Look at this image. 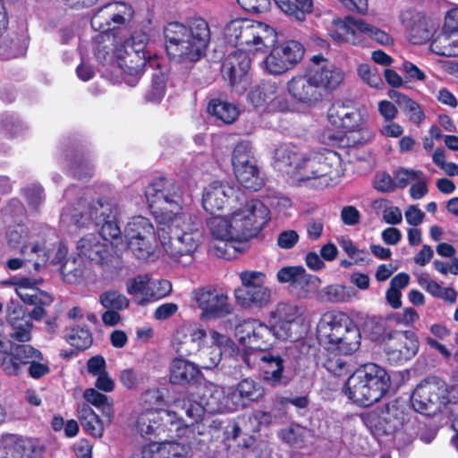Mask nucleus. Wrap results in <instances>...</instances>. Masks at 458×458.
Returning <instances> with one entry per match:
<instances>
[{
    "instance_id": "obj_1",
    "label": "nucleus",
    "mask_w": 458,
    "mask_h": 458,
    "mask_svg": "<svg viewBox=\"0 0 458 458\" xmlns=\"http://www.w3.org/2000/svg\"><path fill=\"white\" fill-rule=\"evenodd\" d=\"M145 197L165 252L175 261L191 258L202 242L203 232L198 216L186 208L182 187L159 178L146 187Z\"/></svg>"
},
{
    "instance_id": "obj_2",
    "label": "nucleus",
    "mask_w": 458,
    "mask_h": 458,
    "mask_svg": "<svg viewBox=\"0 0 458 458\" xmlns=\"http://www.w3.org/2000/svg\"><path fill=\"white\" fill-rule=\"evenodd\" d=\"M269 215V209L265 204L259 199H250L229 216L210 217L208 227L213 238L239 251L240 243L258 236L268 223Z\"/></svg>"
},
{
    "instance_id": "obj_3",
    "label": "nucleus",
    "mask_w": 458,
    "mask_h": 458,
    "mask_svg": "<svg viewBox=\"0 0 458 458\" xmlns=\"http://www.w3.org/2000/svg\"><path fill=\"white\" fill-rule=\"evenodd\" d=\"M165 49L168 55L177 62H196L203 55L210 41V30L202 18H196L186 26L170 22L165 30Z\"/></svg>"
},
{
    "instance_id": "obj_4",
    "label": "nucleus",
    "mask_w": 458,
    "mask_h": 458,
    "mask_svg": "<svg viewBox=\"0 0 458 458\" xmlns=\"http://www.w3.org/2000/svg\"><path fill=\"white\" fill-rule=\"evenodd\" d=\"M132 7L124 2L108 3L95 12L90 24L94 30L99 31L95 38V55L98 61L112 60L107 48L118 46L122 38L119 34L133 17Z\"/></svg>"
},
{
    "instance_id": "obj_5",
    "label": "nucleus",
    "mask_w": 458,
    "mask_h": 458,
    "mask_svg": "<svg viewBox=\"0 0 458 458\" xmlns=\"http://www.w3.org/2000/svg\"><path fill=\"white\" fill-rule=\"evenodd\" d=\"M344 165L338 153L330 149L301 155L295 165V177L324 189L336 185L344 174Z\"/></svg>"
},
{
    "instance_id": "obj_6",
    "label": "nucleus",
    "mask_w": 458,
    "mask_h": 458,
    "mask_svg": "<svg viewBox=\"0 0 458 458\" xmlns=\"http://www.w3.org/2000/svg\"><path fill=\"white\" fill-rule=\"evenodd\" d=\"M317 337L327 349L348 355L360 345V332L353 320L341 311L322 315L317 326Z\"/></svg>"
},
{
    "instance_id": "obj_7",
    "label": "nucleus",
    "mask_w": 458,
    "mask_h": 458,
    "mask_svg": "<svg viewBox=\"0 0 458 458\" xmlns=\"http://www.w3.org/2000/svg\"><path fill=\"white\" fill-rule=\"evenodd\" d=\"M390 386V376L386 370L375 363H369L349 377L344 394L353 403L369 406L378 402L388 392Z\"/></svg>"
},
{
    "instance_id": "obj_8",
    "label": "nucleus",
    "mask_w": 458,
    "mask_h": 458,
    "mask_svg": "<svg viewBox=\"0 0 458 458\" xmlns=\"http://www.w3.org/2000/svg\"><path fill=\"white\" fill-rule=\"evenodd\" d=\"M181 407L166 410H146L137 420V429L140 435L150 440L161 442L165 437H189L190 425L184 421Z\"/></svg>"
},
{
    "instance_id": "obj_9",
    "label": "nucleus",
    "mask_w": 458,
    "mask_h": 458,
    "mask_svg": "<svg viewBox=\"0 0 458 458\" xmlns=\"http://www.w3.org/2000/svg\"><path fill=\"white\" fill-rule=\"evenodd\" d=\"M145 47L146 45L142 39L137 40L136 37H131L125 41H119L118 46L107 48L109 55H113L112 60L99 62L117 64L123 74L125 83L135 86L143 72V69L146 66L153 67L156 64V60L147 55Z\"/></svg>"
},
{
    "instance_id": "obj_10",
    "label": "nucleus",
    "mask_w": 458,
    "mask_h": 458,
    "mask_svg": "<svg viewBox=\"0 0 458 458\" xmlns=\"http://www.w3.org/2000/svg\"><path fill=\"white\" fill-rule=\"evenodd\" d=\"M454 398V390L448 391L445 383L437 377H428L420 382L411 395L414 410L426 415H433L446 407L451 414L458 411V402Z\"/></svg>"
},
{
    "instance_id": "obj_11",
    "label": "nucleus",
    "mask_w": 458,
    "mask_h": 458,
    "mask_svg": "<svg viewBox=\"0 0 458 458\" xmlns=\"http://www.w3.org/2000/svg\"><path fill=\"white\" fill-rule=\"evenodd\" d=\"M406 414L397 403H390L380 410L373 411L363 417L366 427L376 437L394 436L395 444L401 442L408 445L412 442V436L402 429L405 426Z\"/></svg>"
},
{
    "instance_id": "obj_12",
    "label": "nucleus",
    "mask_w": 458,
    "mask_h": 458,
    "mask_svg": "<svg viewBox=\"0 0 458 458\" xmlns=\"http://www.w3.org/2000/svg\"><path fill=\"white\" fill-rule=\"evenodd\" d=\"M0 366L10 376H17L27 366L28 374L39 379L50 372L49 361L43 353L30 344L12 345L9 353L0 358Z\"/></svg>"
},
{
    "instance_id": "obj_13",
    "label": "nucleus",
    "mask_w": 458,
    "mask_h": 458,
    "mask_svg": "<svg viewBox=\"0 0 458 458\" xmlns=\"http://www.w3.org/2000/svg\"><path fill=\"white\" fill-rule=\"evenodd\" d=\"M327 32L337 43L360 45L363 43V35L382 45L393 43V38L386 31L352 16L334 19L327 27Z\"/></svg>"
},
{
    "instance_id": "obj_14",
    "label": "nucleus",
    "mask_w": 458,
    "mask_h": 458,
    "mask_svg": "<svg viewBox=\"0 0 458 458\" xmlns=\"http://www.w3.org/2000/svg\"><path fill=\"white\" fill-rule=\"evenodd\" d=\"M225 37L230 44L246 50H261L266 40L275 36L268 25L246 18H234L225 27Z\"/></svg>"
},
{
    "instance_id": "obj_15",
    "label": "nucleus",
    "mask_w": 458,
    "mask_h": 458,
    "mask_svg": "<svg viewBox=\"0 0 458 458\" xmlns=\"http://www.w3.org/2000/svg\"><path fill=\"white\" fill-rule=\"evenodd\" d=\"M208 396L201 397L199 402L190 398L178 400L175 407H181L182 411L193 422L198 421L207 411L210 413L232 412L237 411L236 403L233 398V391H225L223 387L208 389Z\"/></svg>"
},
{
    "instance_id": "obj_16",
    "label": "nucleus",
    "mask_w": 458,
    "mask_h": 458,
    "mask_svg": "<svg viewBox=\"0 0 458 458\" xmlns=\"http://www.w3.org/2000/svg\"><path fill=\"white\" fill-rule=\"evenodd\" d=\"M156 236L155 227L148 218L132 216L124 227L123 250L129 249L136 258L146 259L154 252Z\"/></svg>"
},
{
    "instance_id": "obj_17",
    "label": "nucleus",
    "mask_w": 458,
    "mask_h": 458,
    "mask_svg": "<svg viewBox=\"0 0 458 458\" xmlns=\"http://www.w3.org/2000/svg\"><path fill=\"white\" fill-rule=\"evenodd\" d=\"M304 55V47L295 40L275 46L260 63L265 73L281 75L292 70Z\"/></svg>"
},
{
    "instance_id": "obj_18",
    "label": "nucleus",
    "mask_w": 458,
    "mask_h": 458,
    "mask_svg": "<svg viewBox=\"0 0 458 458\" xmlns=\"http://www.w3.org/2000/svg\"><path fill=\"white\" fill-rule=\"evenodd\" d=\"M235 337L244 348L262 352H267L277 338L273 327L256 318H249L237 325Z\"/></svg>"
},
{
    "instance_id": "obj_19",
    "label": "nucleus",
    "mask_w": 458,
    "mask_h": 458,
    "mask_svg": "<svg viewBox=\"0 0 458 458\" xmlns=\"http://www.w3.org/2000/svg\"><path fill=\"white\" fill-rule=\"evenodd\" d=\"M304 308L293 303L281 302L271 312L273 328L277 339H297L304 321Z\"/></svg>"
},
{
    "instance_id": "obj_20",
    "label": "nucleus",
    "mask_w": 458,
    "mask_h": 458,
    "mask_svg": "<svg viewBox=\"0 0 458 458\" xmlns=\"http://www.w3.org/2000/svg\"><path fill=\"white\" fill-rule=\"evenodd\" d=\"M401 21L410 41L422 44L432 38L440 26L441 19L434 13L428 14L420 10L409 9L402 13Z\"/></svg>"
},
{
    "instance_id": "obj_21",
    "label": "nucleus",
    "mask_w": 458,
    "mask_h": 458,
    "mask_svg": "<svg viewBox=\"0 0 458 458\" xmlns=\"http://www.w3.org/2000/svg\"><path fill=\"white\" fill-rule=\"evenodd\" d=\"M192 298L201 310L202 320L222 318L231 313L228 296L221 288L209 285L195 289Z\"/></svg>"
},
{
    "instance_id": "obj_22",
    "label": "nucleus",
    "mask_w": 458,
    "mask_h": 458,
    "mask_svg": "<svg viewBox=\"0 0 458 458\" xmlns=\"http://www.w3.org/2000/svg\"><path fill=\"white\" fill-rule=\"evenodd\" d=\"M6 239L10 246L13 248L28 249L35 242L41 246L49 248L52 242L56 239L54 228L47 225H39L29 229L26 225L17 224L10 225L6 232Z\"/></svg>"
},
{
    "instance_id": "obj_23",
    "label": "nucleus",
    "mask_w": 458,
    "mask_h": 458,
    "mask_svg": "<svg viewBox=\"0 0 458 458\" xmlns=\"http://www.w3.org/2000/svg\"><path fill=\"white\" fill-rule=\"evenodd\" d=\"M105 200L89 202L84 199L64 208L61 224L67 228H83L95 225Z\"/></svg>"
},
{
    "instance_id": "obj_24",
    "label": "nucleus",
    "mask_w": 458,
    "mask_h": 458,
    "mask_svg": "<svg viewBox=\"0 0 458 458\" xmlns=\"http://www.w3.org/2000/svg\"><path fill=\"white\" fill-rule=\"evenodd\" d=\"M419 341L411 331L390 333L385 342V352L392 364H403L417 353Z\"/></svg>"
},
{
    "instance_id": "obj_25",
    "label": "nucleus",
    "mask_w": 458,
    "mask_h": 458,
    "mask_svg": "<svg viewBox=\"0 0 458 458\" xmlns=\"http://www.w3.org/2000/svg\"><path fill=\"white\" fill-rule=\"evenodd\" d=\"M120 212L118 208L109 200H105L98 216L95 225H101L100 236L103 242H109L117 250H123L124 242L122 231L118 225Z\"/></svg>"
},
{
    "instance_id": "obj_26",
    "label": "nucleus",
    "mask_w": 458,
    "mask_h": 458,
    "mask_svg": "<svg viewBox=\"0 0 458 458\" xmlns=\"http://www.w3.org/2000/svg\"><path fill=\"white\" fill-rule=\"evenodd\" d=\"M241 191L228 182L215 181L204 188L202 193L203 208L213 213L223 209L231 200H241Z\"/></svg>"
},
{
    "instance_id": "obj_27",
    "label": "nucleus",
    "mask_w": 458,
    "mask_h": 458,
    "mask_svg": "<svg viewBox=\"0 0 458 458\" xmlns=\"http://www.w3.org/2000/svg\"><path fill=\"white\" fill-rule=\"evenodd\" d=\"M315 64L310 69L315 83L320 92L335 90L344 80V72L335 64L328 62L323 55H318L311 58Z\"/></svg>"
},
{
    "instance_id": "obj_28",
    "label": "nucleus",
    "mask_w": 458,
    "mask_h": 458,
    "mask_svg": "<svg viewBox=\"0 0 458 458\" xmlns=\"http://www.w3.org/2000/svg\"><path fill=\"white\" fill-rule=\"evenodd\" d=\"M206 336L204 329L197 326L183 325L176 330L173 344L181 355H192L200 351Z\"/></svg>"
},
{
    "instance_id": "obj_29",
    "label": "nucleus",
    "mask_w": 458,
    "mask_h": 458,
    "mask_svg": "<svg viewBox=\"0 0 458 458\" xmlns=\"http://www.w3.org/2000/svg\"><path fill=\"white\" fill-rule=\"evenodd\" d=\"M287 91L293 99L304 104H314L323 98V92L318 89L310 70L288 81Z\"/></svg>"
},
{
    "instance_id": "obj_30",
    "label": "nucleus",
    "mask_w": 458,
    "mask_h": 458,
    "mask_svg": "<svg viewBox=\"0 0 458 458\" xmlns=\"http://www.w3.org/2000/svg\"><path fill=\"white\" fill-rule=\"evenodd\" d=\"M32 245L28 249L20 250V258H13L6 261V267L11 270H18L20 268H27L29 272L31 271L30 266L32 267L34 271H39L46 266L50 259L49 248L41 246L33 242Z\"/></svg>"
},
{
    "instance_id": "obj_31",
    "label": "nucleus",
    "mask_w": 458,
    "mask_h": 458,
    "mask_svg": "<svg viewBox=\"0 0 458 458\" xmlns=\"http://www.w3.org/2000/svg\"><path fill=\"white\" fill-rule=\"evenodd\" d=\"M44 449L31 439L10 436L0 445V458H43Z\"/></svg>"
},
{
    "instance_id": "obj_32",
    "label": "nucleus",
    "mask_w": 458,
    "mask_h": 458,
    "mask_svg": "<svg viewBox=\"0 0 458 458\" xmlns=\"http://www.w3.org/2000/svg\"><path fill=\"white\" fill-rule=\"evenodd\" d=\"M259 371L265 382L272 386L285 385L284 360L277 352H265L259 355Z\"/></svg>"
},
{
    "instance_id": "obj_33",
    "label": "nucleus",
    "mask_w": 458,
    "mask_h": 458,
    "mask_svg": "<svg viewBox=\"0 0 458 458\" xmlns=\"http://www.w3.org/2000/svg\"><path fill=\"white\" fill-rule=\"evenodd\" d=\"M79 257L89 259L97 265L104 266L109 262L108 245L100 240V236L89 233L77 242Z\"/></svg>"
},
{
    "instance_id": "obj_34",
    "label": "nucleus",
    "mask_w": 458,
    "mask_h": 458,
    "mask_svg": "<svg viewBox=\"0 0 458 458\" xmlns=\"http://www.w3.org/2000/svg\"><path fill=\"white\" fill-rule=\"evenodd\" d=\"M250 68V59L244 50H237L227 55L222 65V74L231 86L241 82Z\"/></svg>"
},
{
    "instance_id": "obj_35",
    "label": "nucleus",
    "mask_w": 458,
    "mask_h": 458,
    "mask_svg": "<svg viewBox=\"0 0 458 458\" xmlns=\"http://www.w3.org/2000/svg\"><path fill=\"white\" fill-rule=\"evenodd\" d=\"M15 293L24 303L35 306L30 311V321L33 319L36 321L42 320L47 316L45 308L50 306L54 301L53 297L47 293L27 288L23 285L18 286Z\"/></svg>"
},
{
    "instance_id": "obj_36",
    "label": "nucleus",
    "mask_w": 458,
    "mask_h": 458,
    "mask_svg": "<svg viewBox=\"0 0 458 458\" xmlns=\"http://www.w3.org/2000/svg\"><path fill=\"white\" fill-rule=\"evenodd\" d=\"M232 391L237 409L247 407L250 403L259 400L264 394L263 387L250 378L242 380Z\"/></svg>"
},
{
    "instance_id": "obj_37",
    "label": "nucleus",
    "mask_w": 458,
    "mask_h": 458,
    "mask_svg": "<svg viewBox=\"0 0 458 458\" xmlns=\"http://www.w3.org/2000/svg\"><path fill=\"white\" fill-rule=\"evenodd\" d=\"M200 375L199 367L184 359H174L170 365V381L175 385L193 382Z\"/></svg>"
},
{
    "instance_id": "obj_38",
    "label": "nucleus",
    "mask_w": 458,
    "mask_h": 458,
    "mask_svg": "<svg viewBox=\"0 0 458 458\" xmlns=\"http://www.w3.org/2000/svg\"><path fill=\"white\" fill-rule=\"evenodd\" d=\"M237 302L248 309H263L272 301V291L267 286L245 292H234Z\"/></svg>"
},
{
    "instance_id": "obj_39",
    "label": "nucleus",
    "mask_w": 458,
    "mask_h": 458,
    "mask_svg": "<svg viewBox=\"0 0 458 458\" xmlns=\"http://www.w3.org/2000/svg\"><path fill=\"white\" fill-rule=\"evenodd\" d=\"M191 429L192 432L188 434L189 437H185L186 442L176 441V438L182 439V437H165L161 442L153 443L152 449L157 452L159 458H186L191 444V435L194 432V428H191Z\"/></svg>"
},
{
    "instance_id": "obj_40",
    "label": "nucleus",
    "mask_w": 458,
    "mask_h": 458,
    "mask_svg": "<svg viewBox=\"0 0 458 458\" xmlns=\"http://www.w3.org/2000/svg\"><path fill=\"white\" fill-rule=\"evenodd\" d=\"M388 96L399 106L411 123L420 124L425 120V114L421 106L405 94L392 89L389 90Z\"/></svg>"
},
{
    "instance_id": "obj_41",
    "label": "nucleus",
    "mask_w": 458,
    "mask_h": 458,
    "mask_svg": "<svg viewBox=\"0 0 458 458\" xmlns=\"http://www.w3.org/2000/svg\"><path fill=\"white\" fill-rule=\"evenodd\" d=\"M78 419L82 428L88 434L94 437H101L103 436V421L88 403H82L79 406Z\"/></svg>"
},
{
    "instance_id": "obj_42",
    "label": "nucleus",
    "mask_w": 458,
    "mask_h": 458,
    "mask_svg": "<svg viewBox=\"0 0 458 458\" xmlns=\"http://www.w3.org/2000/svg\"><path fill=\"white\" fill-rule=\"evenodd\" d=\"M429 49L442 56H458V32H441L432 40Z\"/></svg>"
},
{
    "instance_id": "obj_43",
    "label": "nucleus",
    "mask_w": 458,
    "mask_h": 458,
    "mask_svg": "<svg viewBox=\"0 0 458 458\" xmlns=\"http://www.w3.org/2000/svg\"><path fill=\"white\" fill-rule=\"evenodd\" d=\"M277 7L288 16L303 21L313 12V0H275Z\"/></svg>"
},
{
    "instance_id": "obj_44",
    "label": "nucleus",
    "mask_w": 458,
    "mask_h": 458,
    "mask_svg": "<svg viewBox=\"0 0 458 458\" xmlns=\"http://www.w3.org/2000/svg\"><path fill=\"white\" fill-rule=\"evenodd\" d=\"M277 93L275 82L264 81L253 87L248 94L249 101L256 107L271 103Z\"/></svg>"
},
{
    "instance_id": "obj_45",
    "label": "nucleus",
    "mask_w": 458,
    "mask_h": 458,
    "mask_svg": "<svg viewBox=\"0 0 458 458\" xmlns=\"http://www.w3.org/2000/svg\"><path fill=\"white\" fill-rule=\"evenodd\" d=\"M208 111L225 123H232L239 114L236 106L220 99H212L208 104Z\"/></svg>"
},
{
    "instance_id": "obj_46",
    "label": "nucleus",
    "mask_w": 458,
    "mask_h": 458,
    "mask_svg": "<svg viewBox=\"0 0 458 458\" xmlns=\"http://www.w3.org/2000/svg\"><path fill=\"white\" fill-rule=\"evenodd\" d=\"M301 155L297 151V148L289 144L280 145L275 150V164L278 169H286L293 166V174L295 175V165L300 160Z\"/></svg>"
},
{
    "instance_id": "obj_47",
    "label": "nucleus",
    "mask_w": 458,
    "mask_h": 458,
    "mask_svg": "<svg viewBox=\"0 0 458 458\" xmlns=\"http://www.w3.org/2000/svg\"><path fill=\"white\" fill-rule=\"evenodd\" d=\"M239 182L246 189L258 191L263 184L259 176V168L256 165H244L243 167L233 168Z\"/></svg>"
},
{
    "instance_id": "obj_48",
    "label": "nucleus",
    "mask_w": 458,
    "mask_h": 458,
    "mask_svg": "<svg viewBox=\"0 0 458 458\" xmlns=\"http://www.w3.org/2000/svg\"><path fill=\"white\" fill-rule=\"evenodd\" d=\"M341 129L347 131H361L366 129L369 120L368 110L361 106H352Z\"/></svg>"
},
{
    "instance_id": "obj_49",
    "label": "nucleus",
    "mask_w": 458,
    "mask_h": 458,
    "mask_svg": "<svg viewBox=\"0 0 458 458\" xmlns=\"http://www.w3.org/2000/svg\"><path fill=\"white\" fill-rule=\"evenodd\" d=\"M420 284L435 298L441 299L450 305L456 302L457 293L452 287H444L437 282L430 279H420Z\"/></svg>"
},
{
    "instance_id": "obj_50",
    "label": "nucleus",
    "mask_w": 458,
    "mask_h": 458,
    "mask_svg": "<svg viewBox=\"0 0 458 458\" xmlns=\"http://www.w3.org/2000/svg\"><path fill=\"white\" fill-rule=\"evenodd\" d=\"M172 291V284L168 280H152L149 277V284L145 293L140 301V304H146L151 301H157L167 296Z\"/></svg>"
},
{
    "instance_id": "obj_51",
    "label": "nucleus",
    "mask_w": 458,
    "mask_h": 458,
    "mask_svg": "<svg viewBox=\"0 0 458 458\" xmlns=\"http://www.w3.org/2000/svg\"><path fill=\"white\" fill-rule=\"evenodd\" d=\"M232 162L233 168L243 167L247 165H256L257 160L251 144L248 141L239 142L233 148Z\"/></svg>"
},
{
    "instance_id": "obj_52",
    "label": "nucleus",
    "mask_w": 458,
    "mask_h": 458,
    "mask_svg": "<svg viewBox=\"0 0 458 458\" xmlns=\"http://www.w3.org/2000/svg\"><path fill=\"white\" fill-rule=\"evenodd\" d=\"M61 274L64 281L69 284H75L84 277L85 269L82 266V259H67L61 266Z\"/></svg>"
},
{
    "instance_id": "obj_53",
    "label": "nucleus",
    "mask_w": 458,
    "mask_h": 458,
    "mask_svg": "<svg viewBox=\"0 0 458 458\" xmlns=\"http://www.w3.org/2000/svg\"><path fill=\"white\" fill-rule=\"evenodd\" d=\"M5 322L8 327H13L30 318V311L21 302L10 300L5 306Z\"/></svg>"
},
{
    "instance_id": "obj_54",
    "label": "nucleus",
    "mask_w": 458,
    "mask_h": 458,
    "mask_svg": "<svg viewBox=\"0 0 458 458\" xmlns=\"http://www.w3.org/2000/svg\"><path fill=\"white\" fill-rule=\"evenodd\" d=\"M353 105L349 101H335L327 110V121L336 129H341L345 117L349 114Z\"/></svg>"
},
{
    "instance_id": "obj_55",
    "label": "nucleus",
    "mask_w": 458,
    "mask_h": 458,
    "mask_svg": "<svg viewBox=\"0 0 458 458\" xmlns=\"http://www.w3.org/2000/svg\"><path fill=\"white\" fill-rule=\"evenodd\" d=\"M242 285L235 289L234 292H245L251 289H257L266 286V275L259 271L246 270L239 275Z\"/></svg>"
},
{
    "instance_id": "obj_56",
    "label": "nucleus",
    "mask_w": 458,
    "mask_h": 458,
    "mask_svg": "<svg viewBox=\"0 0 458 458\" xmlns=\"http://www.w3.org/2000/svg\"><path fill=\"white\" fill-rule=\"evenodd\" d=\"M99 301L105 309L117 311L126 309L130 304L129 299L116 291L103 293L99 296Z\"/></svg>"
},
{
    "instance_id": "obj_57",
    "label": "nucleus",
    "mask_w": 458,
    "mask_h": 458,
    "mask_svg": "<svg viewBox=\"0 0 458 458\" xmlns=\"http://www.w3.org/2000/svg\"><path fill=\"white\" fill-rule=\"evenodd\" d=\"M165 77L163 73H154L150 89L146 93V101L151 104L159 103L165 94Z\"/></svg>"
},
{
    "instance_id": "obj_58",
    "label": "nucleus",
    "mask_w": 458,
    "mask_h": 458,
    "mask_svg": "<svg viewBox=\"0 0 458 458\" xmlns=\"http://www.w3.org/2000/svg\"><path fill=\"white\" fill-rule=\"evenodd\" d=\"M67 341L77 349L85 350L92 344L89 330L86 327H73L67 335Z\"/></svg>"
},
{
    "instance_id": "obj_59",
    "label": "nucleus",
    "mask_w": 458,
    "mask_h": 458,
    "mask_svg": "<svg viewBox=\"0 0 458 458\" xmlns=\"http://www.w3.org/2000/svg\"><path fill=\"white\" fill-rule=\"evenodd\" d=\"M322 293L326 301L330 302H344L352 299V289L342 284L327 285Z\"/></svg>"
},
{
    "instance_id": "obj_60",
    "label": "nucleus",
    "mask_w": 458,
    "mask_h": 458,
    "mask_svg": "<svg viewBox=\"0 0 458 458\" xmlns=\"http://www.w3.org/2000/svg\"><path fill=\"white\" fill-rule=\"evenodd\" d=\"M319 283L318 276L308 274L304 269L293 288L300 290V294L307 297L318 290Z\"/></svg>"
},
{
    "instance_id": "obj_61",
    "label": "nucleus",
    "mask_w": 458,
    "mask_h": 458,
    "mask_svg": "<svg viewBox=\"0 0 458 458\" xmlns=\"http://www.w3.org/2000/svg\"><path fill=\"white\" fill-rule=\"evenodd\" d=\"M33 327V322L30 321V318H28L24 322L11 327L9 335L13 340L19 343L30 342L32 338Z\"/></svg>"
},
{
    "instance_id": "obj_62",
    "label": "nucleus",
    "mask_w": 458,
    "mask_h": 458,
    "mask_svg": "<svg viewBox=\"0 0 458 458\" xmlns=\"http://www.w3.org/2000/svg\"><path fill=\"white\" fill-rule=\"evenodd\" d=\"M423 172L420 170L399 167L394 172V178L397 188H405L410 182L421 179Z\"/></svg>"
},
{
    "instance_id": "obj_63",
    "label": "nucleus",
    "mask_w": 458,
    "mask_h": 458,
    "mask_svg": "<svg viewBox=\"0 0 458 458\" xmlns=\"http://www.w3.org/2000/svg\"><path fill=\"white\" fill-rule=\"evenodd\" d=\"M29 207L32 210H38L45 201L44 190L40 185L32 184L23 190Z\"/></svg>"
},
{
    "instance_id": "obj_64",
    "label": "nucleus",
    "mask_w": 458,
    "mask_h": 458,
    "mask_svg": "<svg viewBox=\"0 0 458 458\" xmlns=\"http://www.w3.org/2000/svg\"><path fill=\"white\" fill-rule=\"evenodd\" d=\"M149 284V275H139L130 279L126 284V291L130 295H140V299L145 297V293Z\"/></svg>"
}]
</instances>
